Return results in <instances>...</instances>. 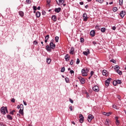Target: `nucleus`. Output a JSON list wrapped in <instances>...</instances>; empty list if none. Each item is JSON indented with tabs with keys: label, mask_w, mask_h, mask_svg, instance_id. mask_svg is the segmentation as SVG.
Instances as JSON below:
<instances>
[{
	"label": "nucleus",
	"mask_w": 126,
	"mask_h": 126,
	"mask_svg": "<svg viewBox=\"0 0 126 126\" xmlns=\"http://www.w3.org/2000/svg\"><path fill=\"white\" fill-rule=\"evenodd\" d=\"M45 14H46V11H42V15H45Z\"/></svg>",
	"instance_id": "58"
},
{
	"label": "nucleus",
	"mask_w": 126,
	"mask_h": 126,
	"mask_svg": "<svg viewBox=\"0 0 126 126\" xmlns=\"http://www.w3.org/2000/svg\"><path fill=\"white\" fill-rule=\"evenodd\" d=\"M94 119V116L92 114H89L88 116V121L89 123H91V121Z\"/></svg>",
	"instance_id": "2"
},
{
	"label": "nucleus",
	"mask_w": 126,
	"mask_h": 126,
	"mask_svg": "<svg viewBox=\"0 0 126 126\" xmlns=\"http://www.w3.org/2000/svg\"><path fill=\"white\" fill-rule=\"evenodd\" d=\"M70 64H71V65H72V64H73V60H71Z\"/></svg>",
	"instance_id": "52"
},
{
	"label": "nucleus",
	"mask_w": 126,
	"mask_h": 126,
	"mask_svg": "<svg viewBox=\"0 0 126 126\" xmlns=\"http://www.w3.org/2000/svg\"><path fill=\"white\" fill-rule=\"evenodd\" d=\"M111 80H112V78H109L105 81L106 86H109V85H110V83H111Z\"/></svg>",
	"instance_id": "6"
},
{
	"label": "nucleus",
	"mask_w": 126,
	"mask_h": 126,
	"mask_svg": "<svg viewBox=\"0 0 126 126\" xmlns=\"http://www.w3.org/2000/svg\"><path fill=\"white\" fill-rule=\"evenodd\" d=\"M19 14L21 17H23V16H24V13L23 11H19Z\"/></svg>",
	"instance_id": "24"
},
{
	"label": "nucleus",
	"mask_w": 126,
	"mask_h": 126,
	"mask_svg": "<svg viewBox=\"0 0 126 126\" xmlns=\"http://www.w3.org/2000/svg\"><path fill=\"white\" fill-rule=\"evenodd\" d=\"M81 72L83 76H87L88 72H89V69L88 68H84L82 69Z\"/></svg>",
	"instance_id": "1"
},
{
	"label": "nucleus",
	"mask_w": 126,
	"mask_h": 126,
	"mask_svg": "<svg viewBox=\"0 0 126 126\" xmlns=\"http://www.w3.org/2000/svg\"><path fill=\"white\" fill-rule=\"evenodd\" d=\"M100 31L101 32H102V33H105V32H106V28H102L100 29Z\"/></svg>",
	"instance_id": "25"
},
{
	"label": "nucleus",
	"mask_w": 126,
	"mask_h": 126,
	"mask_svg": "<svg viewBox=\"0 0 126 126\" xmlns=\"http://www.w3.org/2000/svg\"><path fill=\"white\" fill-rule=\"evenodd\" d=\"M20 109L24 110L23 104H20Z\"/></svg>",
	"instance_id": "48"
},
{
	"label": "nucleus",
	"mask_w": 126,
	"mask_h": 126,
	"mask_svg": "<svg viewBox=\"0 0 126 126\" xmlns=\"http://www.w3.org/2000/svg\"><path fill=\"white\" fill-rule=\"evenodd\" d=\"M65 80L66 83H68L69 82V80L68 79V78H65Z\"/></svg>",
	"instance_id": "41"
},
{
	"label": "nucleus",
	"mask_w": 126,
	"mask_h": 126,
	"mask_svg": "<svg viewBox=\"0 0 126 126\" xmlns=\"http://www.w3.org/2000/svg\"><path fill=\"white\" fill-rule=\"evenodd\" d=\"M59 36H56L55 37V41L57 43L58 42H59Z\"/></svg>",
	"instance_id": "36"
},
{
	"label": "nucleus",
	"mask_w": 126,
	"mask_h": 126,
	"mask_svg": "<svg viewBox=\"0 0 126 126\" xmlns=\"http://www.w3.org/2000/svg\"><path fill=\"white\" fill-rule=\"evenodd\" d=\"M83 18L84 21H87L88 17H87V14H86V13H85L83 14Z\"/></svg>",
	"instance_id": "7"
},
{
	"label": "nucleus",
	"mask_w": 126,
	"mask_h": 126,
	"mask_svg": "<svg viewBox=\"0 0 126 126\" xmlns=\"http://www.w3.org/2000/svg\"><path fill=\"white\" fill-rule=\"evenodd\" d=\"M111 114L112 113L111 112H103V115H104V116H106V117H109V116H111Z\"/></svg>",
	"instance_id": "17"
},
{
	"label": "nucleus",
	"mask_w": 126,
	"mask_h": 126,
	"mask_svg": "<svg viewBox=\"0 0 126 126\" xmlns=\"http://www.w3.org/2000/svg\"><path fill=\"white\" fill-rule=\"evenodd\" d=\"M83 2H80V4H81V5H83Z\"/></svg>",
	"instance_id": "64"
},
{
	"label": "nucleus",
	"mask_w": 126,
	"mask_h": 126,
	"mask_svg": "<svg viewBox=\"0 0 126 126\" xmlns=\"http://www.w3.org/2000/svg\"><path fill=\"white\" fill-rule=\"evenodd\" d=\"M102 74L103 75H105V76H107V70H103L102 71Z\"/></svg>",
	"instance_id": "26"
},
{
	"label": "nucleus",
	"mask_w": 126,
	"mask_h": 126,
	"mask_svg": "<svg viewBox=\"0 0 126 126\" xmlns=\"http://www.w3.org/2000/svg\"><path fill=\"white\" fill-rule=\"evenodd\" d=\"M69 54H70V55H73L74 54V47H71Z\"/></svg>",
	"instance_id": "13"
},
{
	"label": "nucleus",
	"mask_w": 126,
	"mask_h": 126,
	"mask_svg": "<svg viewBox=\"0 0 126 126\" xmlns=\"http://www.w3.org/2000/svg\"><path fill=\"white\" fill-rule=\"evenodd\" d=\"M95 29H96V30H100V28H99V26H96L95 27Z\"/></svg>",
	"instance_id": "45"
},
{
	"label": "nucleus",
	"mask_w": 126,
	"mask_h": 126,
	"mask_svg": "<svg viewBox=\"0 0 126 126\" xmlns=\"http://www.w3.org/2000/svg\"><path fill=\"white\" fill-rule=\"evenodd\" d=\"M50 38V35H47L45 37V43H47L48 42V40H49V38Z\"/></svg>",
	"instance_id": "19"
},
{
	"label": "nucleus",
	"mask_w": 126,
	"mask_h": 126,
	"mask_svg": "<svg viewBox=\"0 0 126 126\" xmlns=\"http://www.w3.org/2000/svg\"><path fill=\"white\" fill-rule=\"evenodd\" d=\"M6 118L7 119H8V120H9L10 121H12V120L13 119V118H12V116L9 114H8L7 115Z\"/></svg>",
	"instance_id": "16"
},
{
	"label": "nucleus",
	"mask_w": 126,
	"mask_h": 126,
	"mask_svg": "<svg viewBox=\"0 0 126 126\" xmlns=\"http://www.w3.org/2000/svg\"><path fill=\"white\" fill-rule=\"evenodd\" d=\"M94 74V72L93 71H92L91 72V76H92Z\"/></svg>",
	"instance_id": "55"
},
{
	"label": "nucleus",
	"mask_w": 126,
	"mask_h": 126,
	"mask_svg": "<svg viewBox=\"0 0 126 126\" xmlns=\"http://www.w3.org/2000/svg\"><path fill=\"white\" fill-rule=\"evenodd\" d=\"M33 44H34V45H37L38 44V42H37V41H36V40H34L33 41Z\"/></svg>",
	"instance_id": "51"
},
{
	"label": "nucleus",
	"mask_w": 126,
	"mask_h": 126,
	"mask_svg": "<svg viewBox=\"0 0 126 126\" xmlns=\"http://www.w3.org/2000/svg\"><path fill=\"white\" fill-rule=\"evenodd\" d=\"M113 108H114V109H116V110H118V106L116 105H113Z\"/></svg>",
	"instance_id": "38"
},
{
	"label": "nucleus",
	"mask_w": 126,
	"mask_h": 126,
	"mask_svg": "<svg viewBox=\"0 0 126 126\" xmlns=\"http://www.w3.org/2000/svg\"><path fill=\"white\" fill-rule=\"evenodd\" d=\"M117 84H122V80H117Z\"/></svg>",
	"instance_id": "35"
},
{
	"label": "nucleus",
	"mask_w": 126,
	"mask_h": 126,
	"mask_svg": "<svg viewBox=\"0 0 126 126\" xmlns=\"http://www.w3.org/2000/svg\"><path fill=\"white\" fill-rule=\"evenodd\" d=\"M69 102H70L71 104H73V100H72L71 98H69Z\"/></svg>",
	"instance_id": "49"
},
{
	"label": "nucleus",
	"mask_w": 126,
	"mask_h": 126,
	"mask_svg": "<svg viewBox=\"0 0 126 126\" xmlns=\"http://www.w3.org/2000/svg\"><path fill=\"white\" fill-rule=\"evenodd\" d=\"M79 79L82 84H84V83H85V79H84V78H82L81 77H80Z\"/></svg>",
	"instance_id": "11"
},
{
	"label": "nucleus",
	"mask_w": 126,
	"mask_h": 126,
	"mask_svg": "<svg viewBox=\"0 0 126 126\" xmlns=\"http://www.w3.org/2000/svg\"><path fill=\"white\" fill-rule=\"evenodd\" d=\"M69 109H70V111H72V106H70Z\"/></svg>",
	"instance_id": "62"
},
{
	"label": "nucleus",
	"mask_w": 126,
	"mask_h": 126,
	"mask_svg": "<svg viewBox=\"0 0 126 126\" xmlns=\"http://www.w3.org/2000/svg\"><path fill=\"white\" fill-rule=\"evenodd\" d=\"M56 0L58 5H63V4L64 2V0Z\"/></svg>",
	"instance_id": "5"
},
{
	"label": "nucleus",
	"mask_w": 126,
	"mask_h": 126,
	"mask_svg": "<svg viewBox=\"0 0 126 126\" xmlns=\"http://www.w3.org/2000/svg\"><path fill=\"white\" fill-rule=\"evenodd\" d=\"M80 63V60H79V59H77V61H76V64H79V63Z\"/></svg>",
	"instance_id": "39"
},
{
	"label": "nucleus",
	"mask_w": 126,
	"mask_h": 126,
	"mask_svg": "<svg viewBox=\"0 0 126 126\" xmlns=\"http://www.w3.org/2000/svg\"><path fill=\"white\" fill-rule=\"evenodd\" d=\"M96 1H98L100 3H102L104 1V0H96Z\"/></svg>",
	"instance_id": "42"
},
{
	"label": "nucleus",
	"mask_w": 126,
	"mask_h": 126,
	"mask_svg": "<svg viewBox=\"0 0 126 126\" xmlns=\"http://www.w3.org/2000/svg\"><path fill=\"white\" fill-rule=\"evenodd\" d=\"M90 35L92 36V37H94V36H95V31H91Z\"/></svg>",
	"instance_id": "20"
},
{
	"label": "nucleus",
	"mask_w": 126,
	"mask_h": 126,
	"mask_svg": "<svg viewBox=\"0 0 126 126\" xmlns=\"http://www.w3.org/2000/svg\"><path fill=\"white\" fill-rule=\"evenodd\" d=\"M80 42H81V43H83V42H84V39H83V38H81Z\"/></svg>",
	"instance_id": "47"
},
{
	"label": "nucleus",
	"mask_w": 126,
	"mask_h": 126,
	"mask_svg": "<svg viewBox=\"0 0 126 126\" xmlns=\"http://www.w3.org/2000/svg\"><path fill=\"white\" fill-rule=\"evenodd\" d=\"M93 44H94V45H96V44H97V42H96L95 41H93Z\"/></svg>",
	"instance_id": "61"
},
{
	"label": "nucleus",
	"mask_w": 126,
	"mask_h": 126,
	"mask_svg": "<svg viewBox=\"0 0 126 126\" xmlns=\"http://www.w3.org/2000/svg\"><path fill=\"white\" fill-rule=\"evenodd\" d=\"M124 0H119V4L120 5L122 6L123 5Z\"/></svg>",
	"instance_id": "32"
},
{
	"label": "nucleus",
	"mask_w": 126,
	"mask_h": 126,
	"mask_svg": "<svg viewBox=\"0 0 126 126\" xmlns=\"http://www.w3.org/2000/svg\"><path fill=\"white\" fill-rule=\"evenodd\" d=\"M115 120L116 121V123H117V124L116 125H117V126L120 125V121H119V120H118V119H119V117H117V116L115 117Z\"/></svg>",
	"instance_id": "22"
},
{
	"label": "nucleus",
	"mask_w": 126,
	"mask_h": 126,
	"mask_svg": "<svg viewBox=\"0 0 126 126\" xmlns=\"http://www.w3.org/2000/svg\"><path fill=\"white\" fill-rule=\"evenodd\" d=\"M35 16H36V17H40V16H41V13H40V12L39 11H37L35 14Z\"/></svg>",
	"instance_id": "23"
},
{
	"label": "nucleus",
	"mask_w": 126,
	"mask_h": 126,
	"mask_svg": "<svg viewBox=\"0 0 126 126\" xmlns=\"http://www.w3.org/2000/svg\"><path fill=\"white\" fill-rule=\"evenodd\" d=\"M26 2L28 3V4H30V3H31V1L29 0H26Z\"/></svg>",
	"instance_id": "43"
},
{
	"label": "nucleus",
	"mask_w": 126,
	"mask_h": 126,
	"mask_svg": "<svg viewBox=\"0 0 126 126\" xmlns=\"http://www.w3.org/2000/svg\"><path fill=\"white\" fill-rule=\"evenodd\" d=\"M11 102H12V103H15V99H14V98H12L11 99Z\"/></svg>",
	"instance_id": "40"
},
{
	"label": "nucleus",
	"mask_w": 126,
	"mask_h": 126,
	"mask_svg": "<svg viewBox=\"0 0 126 126\" xmlns=\"http://www.w3.org/2000/svg\"><path fill=\"white\" fill-rule=\"evenodd\" d=\"M71 124H72L73 125H75V123L74 122V121H72Z\"/></svg>",
	"instance_id": "63"
},
{
	"label": "nucleus",
	"mask_w": 126,
	"mask_h": 126,
	"mask_svg": "<svg viewBox=\"0 0 126 126\" xmlns=\"http://www.w3.org/2000/svg\"><path fill=\"white\" fill-rule=\"evenodd\" d=\"M61 9H62V8L61 7L56 8L55 9V12H57V13H59V12H60V11H61Z\"/></svg>",
	"instance_id": "18"
},
{
	"label": "nucleus",
	"mask_w": 126,
	"mask_h": 126,
	"mask_svg": "<svg viewBox=\"0 0 126 126\" xmlns=\"http://www.w3.org/2000/svg\"><path fill=\"white\" fill-rule=\"evenodd\" d=\"M126 11L123 10L120 12V15L121 17H122L123 18L126 15Z\"/></svg>",
	"instance_id": "8"
},
{
	"label": "nucleus",
	"mask_w": 126,
	"mask_h": 126,
	"mask_svg": "<svg viewBox=\"0 0 126 126\" xmlns=\"http://www.w3.org/2000/svg\"><path fill=\"white\" fill-rule=\"evenodd\" d=\"M70 72L71 74H74V71H73L72 70H71L70 71Z\"/></svg>",
	"instance_id": "53"
},
{
	"label": "nucleus",
	"mask_w": 126,
	"mask_h": 126,
	"mask_svg": "<svg viewBox=\"0 0 126 126\" xmlns=\"http://www.w3.org/2000/svg\"><path fill=\"white\" fill-rule=\"evenodd\" d=\"M33 10L34 11L37 10V7H36V6H33Z\"/></svg>",
	"instance_id": "50"
},
{
	"label": "nucleus",
	"mask_w": 126,
	"mask_h": 126,
	"mask_svg": "<svg viewBox=\"0 0 126 126\" xmlns=\"http://www.w3.org/2000/svg\"><path fill=\"white\" fill-rule=\"evenodd\" d=\"M112 30H116V27L113 26V27H112Z\"/></svg>",
	"instance_id": "59"
},
{
	"label": "nucleus",
	"mask_w": 126,
	"mask_h": 126,
	"mask_svg": "<svg viewBox=\"0 0 126 126\" xmlns=\"http://www.w3.org/2000/svg\"><path fill=\"white\" fill-rule=\"evenodd\" d=\"M79 122L81 123V124H83V123L84 122V117L82 114H80L79 115Z\"/></svg>",
	"instance_id": "4"
},
{
	"label": "nucleus",
	"mask_w": 126,
	"mask_h": 126,
	"mask_svg": "<svg viewBox=\"0 0 126 126\" xmlns=\"http://www.w3.org/2000/svg\"><path fill=\"white\" fill-rule=\"evenodd\" d=\"M23 103L25 106H27V103L25 101L23 100Z\"/></svg>",
	"instance_id": "54"
},
{
	"label": "nucleus",
	"mask_w": 126,
	"mask_h": 126,
	"mask_svg": "<svg viewBox=\"0 0 126 126\" xmlns=\"http://www.w3.org/2000/svg\"><path fill=\"white\" fill-rule=\"evenodd\" d=\"M51 18H52V20H53V21H55V22L57 21V16L53 15L52 16Z\"/></svg>",
	"instance_id": "21"
},
{
	"label": "nucleus",
	"mask_w": 126,
	"mask_h": 126,
	"mask_svg": "<svg viewBox=\"0 0 126 126\" xmlns=\"http://www.w3.org/2000/svg\"><path fill=\"white\" fill-rule=\"evenodd\" d=\"M93 90H94V91L95 92H98V91H99V87H98V86H94L93 88Z\"/></svg>",
	"instance_id": "9"
},
{
	"label": "nucleus",
	"mask_w": 126,
	"mask_h": 126,
	"mask_svg": "<svg viewBox=\"0 0 126 126\" xmlns=\"http://www.w3.org/2000/svg\"><path fill=\"white\" fill-rule=\"evenodd\" d=\"M65 70V69L64 68V67H63L61 69V72H64Z\"/></svg>",
	"instance_id": "37"
},
{
	"label": "nucleus",
	"mask_w": 126,
	"mask_h": 126,
	"mask_svg": "<svg viewBox=\"0 0 126 126\" xmlns=\"http://www.w3.org/2000/svg\"><path fill=\"white\" fill-rule=\"evenodd\" d=\"M117 98L118 99H119V100H121V96H120L119 95H117Z\"/></svg>",
	"instance_id": "57"
},
{
	"label": "nucleus",
	"mask_w": 126,
	"mask_h": 126,
	"mask_svg": "<svg viewBox=\"0 0 126 126\" xmlns=\"http://www.w3.org/2000/svg\"><path fill=\"white\" fill-rule=\"evenodd\" d=\"M14 113H15V110H13L12 111L10 112L9 114L10 115H12V116H13L14 115Z\"/></svg>",
	"instance_id": "29"
},
{
	"label": "nucleus",
	"mask_w": 126,
	"mask_h": 126,
	"mask_svg": "<svg viewBox=\"0 0 126 126\" xmlns=\"http://www.w3.org/2000/svg\"><path fill=\"white\" fill-rule=\"evenodd\" d=\"M64 59L66 61V62H68L69 61V59H70V56H69L68 55V54H66L65 56H64Z\"/></svg>",
	"instance_id": "12"
},
{
	"label": "nucleus",
	"mask_w": 126,
	"mask_h": 126,
	"mask_svg": "<svg viewBox=\"0 0 126 126\" xmlns=\"http://www.w3.org/2000/svg\"><path fill=\"white\" fill-rule=\"evenodd\" d=\"M116 71L119 75H122V74H123V72L120 70H117Z\"/></svg>",
	"instance_id": "28"
},
{
	"label": "nucleus",
	"mask_w": 126,
	"mask_h": 126,
	"mask_svg": "<svg viewBox=\"0 0 126 126\" xmlns=\"http://www.w3.org/2000/svg\"><path fill=\"white\" fill-rule=\"evenodd\" d=\"M5 112L6 114H8V110H7V107L5 106Z\"/></svg>",
	"instance_id": "44"
},
{
	"label": "nucleus",
	"mask_w": 126,
	"mask_h": 126,
	"mask_svg": "<svg viewBox=\"0 0 126 126\" xmlns=\"http://www.w3.org/2000/svg\"><path fill=\"white\" fill-rule=\"evenodd\" d=\"M110 62L111 63H115V62H116V61H115L114 60H110Z\"/></svg>",
	"instance_id": "56"
},
{
	"label": "nucleus",
	"mask_w": 126,
	"mask_h": 126,
	"mask_svg": "<svg viewBox=\"0 0 126 126\" xmlns=\"http://www.w3.org/2000/svg\"><path fill=\"white\" fill-rule=\"evenodd\" d=\"M0 113L1 114H2V115H3L4 116V115H5L6 112H5V106H2V107H1L0 108Z\"/></svg>",
	"instance_id": "3"
},
{
	"label": "nucleus",
	"mask_w": 126,
	"mask_h": 126,
	"mask_svg": "<svg viewBox=\"0 0 126 126\" xmlns=\"http://www.w3.org/2000/svg\"><path fill=\"white\" fill-rule=\"evenodd\" d=\"M46 62L47 63H51V60L49 58H47Z\"/></svg>",
	"instance_id": "31"
},
{
	"label": "nucleus",
	"mask_w": 126,
	"mask_h": 126,
	"mask_svg": "<svg viewBox=\"0 0 126 126\" xmlns=\"http://www.w3.org/2000/svg\"><path fill=\"white\" fill-rule=\"evenodd\" d=\"M50 2H51V0H47V3L48 5H50Z\"/></svg>",
	"instance_id": "46"
},
{
	"label": "nucleus",
	"mask_w": 126,
	"mask_h": 126,
	"mask_svg": "<svg viewBox=\"0 0 126 126\" xmlns=\"http://www.w3.org/2000/svg\"><path fill=\"white\" fill-rule=\"evenodd\" d=\"M88 52L86 51H84L83 52V54H84L85 55V56H88V55H89L90 54V51L89 50V49H87Z\"/></svg>",
	"instance_id": "14"
},
{
	"label": "nucleus",
	"mask_w": 126,
	"mask_h": 126,
	"mask_svg": "<svg viewBox=\"0 0 126 126\" xmlns=\"http://www.w3.org/2000/svg\"><path fill=\"white\" fill-rule=\"evenodd\" d=\"M113 10L114 12H116V11H117L118 10V8L116 7H114L113 8Z\"/></svg>",
	"instance_id": "34"
},
{
	"label": "nucleus",
	"mask_w": 126,
	"mask_h": 126,
	"mask_svg": "<svg viewBox=\"0 0 126 126\" xmlns=\"http://www.w3.org/2000/svg\"><path fill=\"white\" fill-rule=\"evenodd\" d=\"M115 69H116V70H119V69H120V67L119 66V65H117L115 66Z\"/></svg>",
	"instance_id": "30"
},
{
	"label": "nucleus",
	"mask_w": 126,
	"mask_h": 126,
	"mask_svg": "<svg viewBox=\"0 0 126 126\" xmlns=\"http://www.w3.org/2000/svg\"><path fill=\"white\" fill-rule=\"evenodd\" d=\"M49 46H50V48H52V50H54V49H55V48H56V44H54V43H53V42H51L50 43Z\"/></svg>",
	"instance_id": "10"
},
{
	"label": "nucleus",
	"mask_w": 126,
	"mask_h": 126,
	"mask_svg": "<svg viewBox=\"0 0 126 126\" xmlns=\"http://www.w3.org/2000/svg\"><path fill=\"white\" fill-rule=\"evenodd\" d=\"M86 96H87V98L88 99H89V98H90V95H87Z\"/></svg>",
	"instance_id": "60"
},
{
	"label": "nucleus",
	"mask_w": 126,
	"mask_h": 126,
	"mask_svg": "<svg viewBox=\"0 0 126 126\" xmlns=\"http://www.w3.org/2000/svg\"><path fill=\"white\" fill-rule=\"evenodd\" d=\"M45 47L47 51H48V52H52V48L50 46L49 47V45H46Z\"/></svg>",
	"instance_id": "15"
},
{
	"label": "nucleus",
	"mask_w": 126,
	"mask_h": 126,
	"mask_svg": "<svg viewBox=\"0 0 126 126\" xmlns=\"http://www.w3.org/2000/svg\"><path fill=\"white\" fill-rule=\"evenodd\" d=\"M19 114H21V115H23L24 114V113L23 112V109H20V110L19 111Z\"/></svg>",
	"instance_id": "27"
},
{
	"label": "nucleus",
	"mask_w": 126,
	"mask_h": 126,
	"mask_svg": "<svg viewBox=\"0 0 126 126\" xmlns=\"http://www.w3.org/2000/svg\"><path fill=\"white\" fill-rule=\"evenodd\" d=\"M113 84L114 86H116L117 84H118L117 81H114L113 82Z\"/></svg>",
	"instance_id": "33"
}]
</instances>
